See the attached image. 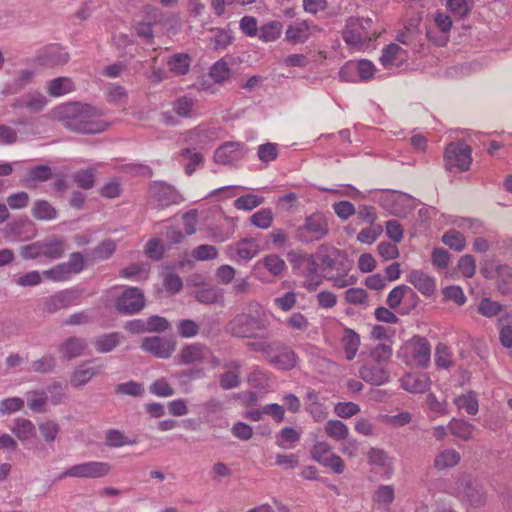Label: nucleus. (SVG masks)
<instances>
[{"label":"nucleus","mask_w":512,"mask_h":512,"mask_svg":"<svg viewBox=\"0 0 512 512\" xmlns=\"http://www.w3.org/2000/svg\"><path fill=\"white\" fill-rule=\"evenodd\" d=\"M53 119L60 121L67 129L82 134H96L105 131L109 123L100 119L101 112L79 102L61 104L50 112Z\"/></svg>","instance_id":"1"},{"label":"nucleus","mask_w":512,"mask_h":512,"mask_svg":"<svg viewBox=\"0 0 512 512\" xmlns=\"http://www.w3.org/2000/svg\"><path fill=\"white\" fill-rule=\"evenodd\" d=\"M248 313L235 315L227 324L226 330L229 334L239 338H255L258 332L268 327L266 309L257 301H250L247 304Z\"/></svg>","instance_id":"2"},{"label":"nucleus","mask_w":512,"mask_h":512,"mask_svg":"<svg viewBox=\"0 0 512 512\" xmlns=\"http://www.w3.org/2000/svg\"><path fill=\"white\" fill-rule=\"evenodd\" d=\"M379 36L380 32L369 17L349 18L342 32L344 42L358 51L374 49V42Z\"/></svg>","instance_id":"3"},{"label":"nucleus","mask_w":512,"mask_h":512,"mask_svg":"<svg viewBox=\"0 0 512 512\" xmlns=\"http://www.w3.org/2000/svg\"><path fill=\"white\" fill-rule=\"evenodd\" d=\"M287 258L297 274L304 278L303 286L308 291H315L321 285L319 264L312 254L292 250L287 253Z\"/></svg>","instance_id":"4"},{"label":"nucleus","mask_w":512,"mask_h":512,"mask_svg":"<svg viewBox=\"0 0 512 512\" xmlns=\"http://www.w3.org/2000/svg\"><path fill=\"white\" fill-rule=\"evenodd\" d=\"M329 234V219L322 212L305 217L304 222L294 231V238L300 243L310 244L324 239Z\"/></svg>","instance_id":"5"},{"label":"nucleus","mask_w":512,"mask_h":512,"mask_svg":"<svg viewBox=\"0 0 512 512\" xmlns=\"http://www.w3.org/2000/svg\"><path fill=\"white\" fill-rule=\"evenodd\" d=\"M397 357L406 365H415L425 368L431 360V346L428 340L422 336H413L407 340L398 350Z\"/></svg>","instance_id":"6"},{"label":"nucleus","mask_w":512,"mask_h":512,"mask_svg":"<svg viewBox=\"0 0 512 512\" xmlns=\"http://www.w3.org/2000/svg\"><path fill=\"white\" fill-rule=\"evenodd\" d=\"M451 493L461 502L472 507L483 506L486 502V492L483 486L468 475H463L457 480Z\"/></svg>","instance_id":"7"},{"label":"nucleus","mask_w":512,"mask_h":512,"mask_svg":"<svg viewBox=\"0 0 512 512\" xmlns=\"http://www.w3.org/2000/svg\"><path fill=\"white\" fill-rule=\"evenodd\" d=\"M444 162L449 171L468 170L472 162L470 146L464 141L450 143L445 149Z\"/></svg>","instance_id":"8"},{"label":"nucleus","mask_w":512,"mask_h":512,"mask_svg":"<svg viewBox=\"0 0 512 512\" xmlns=\"http://www.w3.org/2000/svg\"><path fill=\"white\" fill-rule=\"evenodd\" d=\"M382 206L392 215L406 217L419 204L418 200L409 194L389 191L381 199Z\"/></svg>","instance_id":"9"},{"label":"nucleus","mask_w":512,"mask_h":512,"mask_svg":"<svg viewBox=\"0 0 512 512\" xmlns=\"http://www.w3.org/2000/svg\"><path fill=\"white\" fill-rule=\"evenodd\" d=\"M111 470L110 464L101 461L79 463L66 468L59 479L72 478H100L106 476Z\"/></svg>","instance_id":"10"},{"label":"nucleus","mask_w":512,"mask_h":512,"mask_svg":"<svg viewBox=\"0 0 512 512\" xmlns=\"http://www.w3.org/2000/svg\"><path fill=\"white\" fill-rule=\"evenodd\" d=\"M149 196L152 202L161 208L183 201V197L173 186L162 181H155L150 185Z\"/></svg>","instance_id":"11"},{"label":"nucleus","mask_w":512,"mask_h":512,"mask_svg":"<svg viewBox=\"0 0 512 512\" xmlns=\"http://www.w3.org/2000/svg\"><path fill=\"white\" fill-rule=\"evenodd\" d=\"M222 131L217 126L199 125L186 134L187 143L194 149H203L220 139Z\"/></svg>","instance_id":"12"},{"label":"nucleus","mask_w":512,"mask_h":512,"mask_svg":"<svg viewBox=\"0 0 512 512\" xmlns=\"http://www.w3.org/2000/svg\"><path fill=\"white\" fill-rule=\"evenodd\" d=\"M115 306L117 311L122 314H136L145 306L144 295L138 288H126L125 291L117 298Z\"/></svg>","instance_id":"13"},{"label":"nucleus","mask_w":512,"mask_h":512,"mask_svg":"<svg viewBox=\"0 0 512 512\" xmlns=\"http://www.w3.org/2000/svg\"><path fill=\"white\" fill-rule=\"evenodd\" d=\"M267 362L278 370L288 371L296 367L298 357L292 349L274 344L271 353L267 354Z\"/></svg>","instance_id":"14"},{"label":"nucleus","mask_w":512,"mask_h":512,"mask_svg":"<svg viewBox=\"0 0 512 512\" xmlns=\"http://www.w3.org/2000/svg\"><path fill=\"white\" fill-rule=\"evenodd\" d=\"M141 349L156 358L167 359L174 352L175 344L169 339L151 336L142 339Z\"/></svg>","instance_id":"15"},{"label":"nucleus","mask_w":512,"mask_h":512,"mask_svg":"<svg viewBox=\"0 0 512 512\" xmlns=\"http://www.w3.org/2000/svg\"><path fill=\"white\" fill-rule=\"evenodd\" d=\"M48 104L47 97L37 90H30L16 98L12 104L14 109H25L29 113H40Z\"/></svg>","instance_id":"16"},{"label":"nucleus","mask_w":512,"mask_h":512,"mask_svg":"<svg viewBox=\"0 0 512 512\" xmlns=\"http://www.w3.org/2000/svg\"><path fill=\"white\" fill-rule=\"evenodd\" d=\"M452 27V21L449 15L444 12H437L434 17V27L427 30V37L439 46L446 44L448 34Z\"/></svg>","instance_id":"17"},{"label":"nucleus","mask_w":512,"mask_h":512,"mask_svg":"<svg viewBox=\"0 0 512 512\" xmlns=\"http://www.w3.org/2000/svg\"><path fill=\"white\" fill-rule=\"evenodd\" d=\"M367 459L373 470L382 477L389 479L392 476L394 470L393 460L384 450L374 447L370 448L367 453Z\"/></svg>","instance_id":"18"},{"label":"nucleus","mask_w":512,"mask_h":512,"mask_svg":"<svg viewBox=\"0 0 512 512\" xmlns=\"http://www.w3.org/2000/svg\"><path fill=\"white\" fill-rule=\"evenodd\" d=\"M79 292L66 289L60 291L44 300V310L48 313H55L76 303Z\"/></svg>","instance_id":"19"},{"label":"nucleus","mask_w":512,"mask_h":512,"mask_svg":"<svg viewBox=\"0 0 512 512\" xmlns=\"http://www.w3.org/2000/svg\"><path fill=\"white\" fill-rule=\"evenodd\" d=\"M360 377L371 385H383L389 382L390 371L386 365L378 363H368L363 365L359 370Z\"/></svg>","instance_id":"20"},{"label":"nucleus","mask_w":512,"mask_h":512,"mask_svg":"<svg viewBox=\"0 0 512 512\" xmlns=\"http://www.w3.org/2000/svg\"><path fill=\"white\" fill-rule=\"evenodd\" d=\"M407 58L408 53L405 49L396 43H391L382 49L379 61L385 69H392L401 67L406 63Z\"/></svg>","instance_id":"21"},{"label":"nucleus","mask_w":512,"mask_h":512,"mask_svg":"<svg viewBox=\"0 0 512 512\" xmlns=\"http://www.w3.org/2000/svg\"><path fill=\"white\" fill-rule=\"evenodd\" d=\"M406 281L413 285L414 288L424 296H432L435 293V278L422 270H411L406 276Z\"/></svg>","instance_id":"22"},{"label":"nucleus","mask_w":512,"mask_h":512,"mask_svg":"<svg viewBox=\"0 0 512 512\" xmlns=\"http://www.w3.org/2000/svg\"><path fill=\"white\" fill-rule=\"evenodd\" d=\"M243 157L242 145L239 142H226L214 153V161L221 165H232Z\"/></svg>","instance_id":"23"},{"label":"nucleus","mask_w":512,"mask_h":512,"mask_svg":"<svg viewBox=\"0 0 512 512\" xmlns=\"http://www.w3.org/2000/svg\"><path fill=\"white\" fill-rule=\"evenodd\" d=\"M37 60L41 65L54 67L66 64L69 60V54L64 48L58 45H50L41 51Z\"/></svg>","instance_id":"24"},{"label":"nucleus","mask_w":512,"mask_h":512,"mask_svg":"<svg viewBox=\"0 0 512 512\" xmlns=\"http://www.w3.org/2000/svg\"><path fill=\"white\" fill-rule=\"evenodd\" d=\"M311 36V25L306 20L293 21L286 29L285 39L290 44L305 43Z\"/></svg>","instance_id":"25"},{"label":"nucleus","mask_w":512,"mask_h":512,"mask_svg":"<svg viewBox=\"0 0 512 512\" xmlns=\"http://www.w3.org/2000/svg\"><path fill=\"white\" fill-rule=\"evenodd\" d=\"M400 383L410 393H424L430 388L431 380L425 373H407L400 379Z\"/></svg>","instance_id":"26"},{"label":"nucleus","mask_w":512,"mask_h":512,"mask_svg":"<svg viewBox=\"0 0 512 512\" xmlns=\"http://www.w3.org/2000/svg\"><path fill=\"white\" fill-rule=\"evenodd\" d=\"M321 263L325 269L335 272L350 271L352 263L338 249L332 248L327 254L321 256Z\"/></svg>","instance_id":"27"},{"label":"nucleus","mask_w":512,"mask_h":512,"mask_svg":"<svg viewBox=\"0 0 512 512\" xmlns=\"http://www.w3.org/2000/svg\"><path fill=\"white\" fill-rule=\"evenodd\" d=\"M42 257L49 260L60 259L65 253L66 241L61 236H51L40 240Z\"/></svg>","instance_id":"28"},{"label":"nucleus","mask_w":512,"mask_h":512,"mask_svg":"<svg viewBox=\"0 0 512 512\" xmlns=\"http://www.w3.org/2000/svg\"><path fill=\"white\" fill-rule=\"evenodd\" d=\"M258 253V245L253 239H243L229 247L230 257L237 261H249Z\"/></svg>","instance_id":"29"},{"label":"nucleus","mask_w":512,"mask_h":512,"mask_svg":"<svg viewBox=\"0 0 512 512\" xmlns=\"http://www.w3.org/2000/svg\"><path fill=\"white\" fill-rule=\"evenodd\" d=\"M89 361L77 366L71 375V385L79 388L90 382L96 375L102 372V366H89Z\"/></svg>","instance_id":"30"},{"label":"nucleus","mask_w":512,"mask_h":512,"mask_svg":"<svg viewBox=\"0 0 512 512\" xmlns=\"http://www.w3.org/2000/svg\"><path fill=\"white\" fill-rule=\"evenodd\" d=\"M395 499V488L393 485L381 484L377 486L371 495V501L375 507L388 510Z\"/></svg>","instance_id":"31"},{"label":"nucleus","mask_w":512,"mask_h":512,"mask_svg":"<svg viewBox=\"0 0 512 512\" xmlns=\"http://www.w3.org/2000/svg\"><path fill=\"white\" fill-rule=\"evenodd\" d=\"M87 348V342L79 337H70L59 346L62 357L71 360L81 356Z\"/></svg>","instance_id":"32"},{"label":"nucleus","mask_w":512,"mask_h":512,"mask_svg":"<svg viewBox=\"0 0 512 512\" xmlns=\"http://www.w3.org/2000/svg\"><path fill=\"white\" fill-rule=\"evenodd\" d=\"M47 93L54 98L62 97L75 90V85L69 77H58L46 83Z\"/></svg>","instance_id":"33"},{"label":"nucleus","mask_w":512,"mask_h":512,"mask_svg":"<svg viewBox=\"0 0 512 512\" xmlns=\"http://www.w3.org/2000/svg\"><path fill=\"white\" fill-rule=\"evenodd\" d=\"M341 343L344 348L345 358L348 361L353 360L360 347V336L350 328H344Z\"/></svg>","instance_id":"34"},{"label":"nucleus","mask_w":512,"mask_h":512,"mask_svg":"<svg viewBox=\"0 0 512 512\" xmlns=\"http://www.w3.org/2000/svg\"><path fill=\"white\" fill-rule=\"evenodd\" d=\"M224 367L230 369L220 376V386L225 389H233L240 385V377L236 370H239L241 364L238 360H232L224 364Z\"/></svg>","instance_id":"35"},{"label":"nucleus","mask_w":512,"mask_h":512,"mask_svg":"<svg viewBox=\"0 0 512 512\" xmlns=\"http://www.w3.org/2000/svg\"><path fill=\"white\" fill-rule=\"evenodd\" d=\"M301 439V433L295 428L286 426L283 427L275 435V443L282 449H293Z\"/></svg>","instance_id":"36"},{"label":"nucleus","mask_w":512,"mask_h":512,"mask_svg":"<svg viewBox=\"0 0 512 512\" xmlns=\"http://www.w3.org/2000/svg\"><path fill=\"white\" fill-rule=\"evenodd\" d=\"M122 336L117 332L103 334L95 337L92 344L99 353H108L121 343Z\"/></svg>","instance_id":"37"},{"label":"nucleus","mask_w":512,"mask_h":512,"mask_svg":"<svg viewBox=\"0 0 512 512\" xmlns=\"http://www.w3.org/2000/svg\"><path fill=\"white\" fill-rule=\"evenodd\" d=\"M207 349L201 344H191L181 350V361L184 364H198L203 361Z\"/></svg>","instance_id":"38"},{"label":"nucleus","mask_w":512,"mask_h":512,"mask_svg":"<svg viewBox=\"0 0 512 512\" xmlns=\"http://www.w3.org/2000/svg\"><path fill=\"white\" fill-rule=\"evenodd\" d=\"M150 267L147 263H133L120 271V276L132 281L147 279Z\"/></svg>","instance_id":"39"},{"label":"nucleus","mask_w":512,"mask_h":512,"mask_svg":"<svg viewBox=\"0 0 512 512\" xmlns=\"http://www.w3.org/2000/svg\"><path fill=\"white\" fill-rule=\"evenodd\" d=\"M326 435L336 442H342L349 435L348 426L340 420H328L325 424Z\"/></svg>","instance_id":"40"},{"label":"nucleus","mask_w":512,"mask_h":512,"mask_svg":"<svg viewBox=\"0 0 512 512\" xmlns=\"http://www.w3.org/2000/svg\"><path fill=\"white\" fill-rule=\"evenodd\" d=\"M196 299L203 304H215L224 302V292L219 287H206L196 293Z\"/></svg>","instance_id":"41"},{"label":"nucleus","mask_w":512,"mask_h":512,"mask_svg":"<svg viewBox=\"0 0 512 512\" xmlns=\"http://www.w3.org/2000/svg\"><path fill=\"white\" fill-rule=\"evenodd\" d=\"M460 454L454 449H445L436 455L434 466L438 470L451 468L460 462Z\"/></svg>","instance_id":"42"},{"label":"nucleus","mask_w":512,"mask_h":512,"mask_svg":"<svg viewBox=\"0 0 512 512\" xmlns=\"http://www.w3.org/2000/svg\"><path fill=\"white\" fill-rule=\"evenodd\" d=\"M454 404L458 409L465 410L469 415H476L479 410V404L476 394L468 391L454 398Z\"/></svg>","instance_id":"43"},{"label":"nucleus","mask_w":512,"mask_h":512,"mask_svg":"<svg viewBox=\"0 0 512 512\" xmlns=\"http://www.w3.org/2000/svg\"><path fill=\"white\" fill-rule=\"evenodd\" d=\"M29 409L34 413H43L46 411L48 395L42 390L29 391L26 394Z\"/></svg>","instance_id":"44"},{"label":"nucleus","mask_w":512,"mask_h":512,"mask_svg":"<svg viewBox=\"0 0 512 512\" xmlns=\"http://www.w3.org/2000/svg\"><path fill=\"white\" fill-rule=\"evenodd\" d=\"M448 427L450 429V432L454 436L465 441L470 440L472 438L473 432L475 430L474 425H472L471 423L456 418H453L449 422Z\"/></svg>","instance_id":"45"},{"label":"nucleus","mask_w":512,"mask_h":512,"mask_svg":"<svg viewBox=\"0 0 512 512\" xmlns=\"http://www.w3.org/2000/svg\"><path fill=\"white\" fill-rule=\"evenodd\" d=\"M11 431L22 441L32 438L36 433L33 422L26 418H17Z\"/></svg>","instance_id":"46"},{"label":"nucleus","mask_w":512,"mask_h":512,"mask_svg":"<svg viewBox=\"0 0 512 512\" xmlns=\"http://www.w3.org/2000/svg\"><path fill=\"white\" fill-rule=\"evenodd\" d=\"M116 250V243L111 239L102 241L97 247L90 250L87 254L93 261L106 260L113 255Z\"/></svg>","instance_id":"47"},{"label":"nucleus","mask_w":512,"mask_h":512,"mask_svg":"<svg viewBox=\"0 0 512 512\" xmlns=\"http://www.w3.org/2000/svg\"><path fill=\"white\" fill-rule=\"evenodd\" d=\"M282 29L279 21H271L260 27L258 37L263 42H273L281 36Z\"/></svg>","instance_id":"48"},{"label":"nucleus","mask_w":512,"mask_h":512,"mask_svg":"<svg viewBox=\"0 0 512 512\" xmlns=\"http://www.w3.org/2000/svg\"><path fill=\"white\" fill-rule=\"evenodd\" d=\"M191 58L186 53H176L167 62L169 69L178 75H184L189 71Z\"/></svg>","instance_id":"49"},{"label":"nucleus","mask_w":512,"mask_h":512,"mask_svg":"<svg viewBox=\"0 0 512 512\" xmlns=\"http://www.w3.org/2000/svg\"><path fill=\"white\" fill-rule=\"evenodd\" d=\"M442 242L449 248L461 252L466 246L465 236L455 229H450L442 235Z\"/></svg>","instance_id":"50"},{"label":"nucleus","mask_w":512,"mask_h":512,"mask_svg":"<svg viewBox=\"0 0 512 512\" xmlns=\"http://www.w3.org/2000/svg\"><path fill=\"white\" fill-rule=\"evenodd\" d=\"M512 319L511 314H504L498 319L499 326V339L503 347L511 348L512 347V327L510 325H505V323H510Z\"/></svg>","instance_id":"51"},{"label":"nucleus","mask_w":512,"mask_h":512,"mask_svg":"<svg viewBox=\"0 0 512 512\" xmlns=\"http://www.w3.org/2000/svg\"><path fill=\"white\" fill-rule=\"evenodd\" d=\"M32 214L36 219L46 221L53 220L57 216L55 208L44 200H38L34 203Z\"/></svg>","instance_id":"52"},{"label":"nucleus","mask_w":512,"mask_h":512,"mask_svg":"<svg viewBox=\"0 0 512 512\" xmlns=\"http://www.w3.org/2000/svg\"><path fill=\"white\" fill-rule=\"evenodd\" d=\"M40 434L48 444L53 443L60 432V425L55 420H45L38 425Z\"/></svg>","instance_id":"53"},{"label":"nucleus","mask_w":512,"mask_h":512,"mask_svg":"<svg viewBox=\"0 0 512 512\" xmlns=\"http://www.w3.org/2000/svg\"><path fill=\"white\" fill-rule=\"evenodd\" d=\"M265 202L263 196L246 194L234 201V207L238 210L251 211Z\"/></svg>","instance_id":"54"},{"label":"nucleus","mask_w":512,"mask_h":512,"mask_svg":"<svg viewBox=\"0 0 512 512\" xmlns=\"http://www.w3.org/2000/svg\"><path fill=\"white\" fill-rule=\"evenodd\" d=\"M136 440L129 439L123 432L117 429L106 431V445L112 448L123 447L125 445H134Z\"/></svg>","instance_id":"55"},{"label":"nucleus","mask_w":512,"mask_h":512,"mask_svg":"<svg viewBox=\"0 0 512 512\" xmlns=\"http://www.w3.org/2000/svg\"><path fill=\"white\" fill-rule=\"evenodd\" d=\"M34 77V72L30 69H22L19 71L14 81L6 86L5 93L14 94L27 85Z\"/></svg>","instance_id":"56"},{"label":"nucleus","mask_w":512,"mask_h":512,"mask_svg":"<svg viewBox=\"0 0 512 512\" xmlns=\"http://www.w3.org/2000/svg\"><path fill=\"white\" fill-rule=\"evenodd\" d=\"M498 274V289L502 294L512 292V267L503 265L497 270Z\"/></svg>","instance_id":"57"},{"label":"nucleus","mask_w":512,"mask_h":512,"mask_svg":"<svg viewBox=\"0 0 512 512\" xmlns=\"http://www.w3.org/2000/svg\"><path fill=\"white\" fill-rule=\"evenodd\" d=\"M332 453V446L325 440L316 441L310 450L311 458L319 464H322Z\"/></svg>","instance_id":"58"},{"label":"nucleus","mask_w":512,"mask_h":512,"mask_svg":"<svg viewBox=\"0 0 512 512\" xmlns=\"http://www.w3.org/2000/svg\"><path fill=\"white\" fill-rule=\"evenodd\" d=\"M502 310L503 306L490 298H483L477 307L478 313L487 318L499 315Z\"/></svg>","instance_id":"59"},{"label":"nucleus","mask_w":512,"mask_h":512,"mask_svg":"<svg viewBox=\"0 0 512 512\" xmlns=\"http://www.w3.org/2000/svg\"><path fill=\"white\" fill-rule=\"evenodd\" d=\"M181 155L184 159L188 160V162L184 165V169L187 175H191L195 171L196 166H198L203 160L201 153L197 152L194 147L184 148L181 151Z\"/></svg>","instance_id":"60"},{"label":"nucleus","mask_w":512,"mask_h":512,"mask_svg":"<svg viewBox=\"0 0 512 512\" xmlns=\"http://www.w3.org/2000/svg\"><path fill=\"white\" fill-rule=\"evenodd\" d=\"M250 221L257 228L268 229L273 222L272 210L270 208H262L251 216Z\"/></svg>","instance_id":"61"},{"label":"nucleus","mask_w":512,"mask_h":512,"mask_svg":"<svg viewBox=\"0 0 512 512\" xmlns=\"http://www.w3.org/2000/svg\"><path fill=\"white\" fill-rule=\"evenodd\" d=\"M261 263L273 276L280 275L286 268L285 261L280 256L275 254L264 257Z\"/></svg>","instance_id":"62"},{"label":"nucleus","mask_w":512,"mask_h":512,"mask_svg":"<svg viewBox=\"0 0 512 512\" xmlns=\"http://www.w3.org/2000/svg\"><path fill=\"white\" fill-rule=\"evenodd\" d=\"M348 273L349 271H339L335 274L329 275L327 279L332 282L334 287L339 289L353 286L357 283L358 278L354 275H349Z\"/></svg>","instance_id":"63"},{"label":"nucleus","mask_w":512,"mask_h":512,"mask_svg":"<svg viewBox=\"0 0 512 512\" xmlns=\"http://www.w3.org/2000/svg\"><path fill=\"white\" fill-rule=\"evenodd\" d=\"M210 77L217 83H222L229 79L230 69L223 60H218L210 69Z\"/></svg>","instance_id":"64"}]
</instances>
